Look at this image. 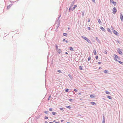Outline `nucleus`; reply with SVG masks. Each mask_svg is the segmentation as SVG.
<instances>
[{
  "instance_id": "1",
  "label": "nucleus",
  "mask_w": 123,
  "mask_h": 123,
  "mask_svg": "<svg viewBox=\"0 0 123 123\" xmlns=\"http://www.w3.org/2000/svg\"><path fill=\"white\" fill-rule=\"evenodd\" d=\"M51 55L50 57V59H52L51 62L52 64L53 61H55V59L56 58L57 54H52Z\"/></svg>"
},
{
  "instance_id": "2",
  "label": "nucleus",
  "mask_w": 123,
  "mask_h": 123,
  "mask_svg": "<svg viewBox=\"0 0 123 123\" xmlns=\"http://www.w3.org/2000/svg\"><path fill=\"white\" fill-rule=\"evenodd\" d=\"M114 55L115 57L114 58V59L115 61H118L117 59L118 60H120V58L116 54H114Z\"/></svg>"
},
{
  "instance_id": "3",
  "label": "nucleus",
  "mask_w": 123,
  "mask_h": 123,
  "mask_svg": "<svg viewBox=\"0 0 123 123\" xmlns=\"http://www.w3.org/2000/svg\"><path fill=\"white\" fill-rule=\"evenodd\" d=\"M82 37L84 39H85V40H86L89 43L90 42V40L88 39L87 38L83 37V36H82Z\"/></svg>"
},
{
  "instance_id": "4",
  "label": "nucleus",
  "mask_w": 123,
  "mask_h": 123,
  "mask_svg": "<svg viewBox=\"0 0 123 123\" xmlns=\"http://www.w3.org/2000/svg\"><path fill=\"white\" fill-rule=\"evenodd\" d=\"M112 31L113 33L115 35H116L117 36H118L119 35V34H118V32H117L115 30H113Z\"/></svg>"
},
{
  "instance_id": "5",
  "label": "nucleus",
  "mask_w": 123,
  "mask_h": 123,
  "mask_svg": "<svg viewBox=\"0 0 123 123\" xmlns=\"http://www.w3.org/2000/svg\"><path fill=\"white\" fill-rule=\"evenodd\" d=\"M117 10L115 7H114L113 9V13L115 14L117 12Z\"/></svg>"
},
{
  "instance_id": "6",
  "label": "nucleus",
  "mask_w": 123,
  "mask_h": 123,
  "mask_svg": "<svg viewBox=\"0 0 123 123\" xmlns=\"http://www.w3.org/2000/svg\"><path fill=\"white\" fill-rule=\"evenodd\" d=\"M102 123H105V117L104 115H103V120Z\"/></svg>"
},
{
  "instance_id": "7",
  "label": "nucleus",
  "mask_w": 123,
  "mask_h": 123,
  "mask_svg": "<svg viewBox=\"0 0 123 123\" xmlns=\"http://www.w3.org/2000/svg\"><path fill=\"white\" fill-rule=\"evenodd\" d=\"M120 17L121 20L123 21V16L122 14H121L120 15Z\"/></svg>"
},
{
  "instance_id": "8",
  "label": "nucleus",
  "mask_w": 123,
  "mask_h": 123,
  "mask_svg": "<svg viewBox=\"0 0 123 123\" xmlns=\"http://www.w3.org/2000/svg\"><path fill=\"white\" fill-rule=\"evenodd\" d=\"M90 103L92 105H96V103L93 101H92Z\"/></svg>"
},
{
  "instance_id": "9",
  "label": "nucleus",
  "mask_w": 123,
  "mask_h": 123,
  "mask_svg": "<svg viewBox=\"0 0 123 123\" xmlns=\"http://www.w3.org/2000/svg\"><path fill=\"white\" fill-rule=\"evenodd\" d=\"M83 66H79V68L80 70H83Z\"/></svg>"
},
{
  "instance_id": "10",
  "label": "nucleus",
  "mask_w": 123,
  "mask_h": 123,
  "mask_svg": "<svg viewBox=\"0 0 123 123\" xmlns=\"http://www.w3.org/2000/svg\"><path fill=\"white\" fill-rule=\"evenodd\" d=\"M42 115V114L41 113L40 115L38 116H37L36 117V119H38Z\"/></svg>"
},
{
  "instance_id": "11",
  "label": "nucleus",
  "mask_w": 123,
  "mask_h": 123,
  "mask_svg": "<svg viewBox=\"0 0 123 123\" xmlns=\"http://www.w3.org/2000/svg\"><path fill=\"white\" fill-rule=\"evenodd\" d=\"M68 76L72 80L73 79V78L72 76L70 74H69L68 75Z\"/></svg>"
},
{
  "instance_id": "12",
  "label": "nucleus",
  "mask_w": 123,
  "mask_h": 123,
  "mask_svg": "<svg viewBox=\"0 0 123 123\" xmlns=\"http://www.w3.org/2000/svg\"><path fill=\"white\" fill-rule=\"evenodd\" d=\"M107 98L110 99L111 100L112 99V97L110 96H108L107 97Z\"/></svg>"
},
{
  "instance_id": "13",
  "label": "nucleus",
  "mask_w": 123,
  "mask_h": 123,
  "mask_svg": "<svg viewBox=\"0 0 123 123\" xmlns=\"http://www.w3.org/2000/svg\"><path fill=\"white\" fill-rule=\"evenodd\" d=\"M109 72V71L108 70H105L104 71V73L107 74Z\"/></svg>"
},
{
  "instance_id": "14",
  "label": "nucleus",
  "mask_w": 123,
  "mask_h": 123,
  "mask_svg": "<svg viewBox=\"0 0 123 123\" xmlns=\"http://www.w3.org/2000/svg\"><path fill=\"white\" fill-rule=\"evenodd\" d=\"M77 7V6L76 5H75L74 6V7L72 9V10H74Z\"/></svg>"
},
{
  "instance_id": "15",
  "label": "nucleus",
  "mask_w": 123,
  "mask_h": 123,
  "mask_svg": "<svg viewBox=\"0 0 123 123\" xmlns=\"http://www.w3.org/2000/svg\"><path fill=\"white\" fill-rule=\"evenodd\" d=\"M90 97L91 98H94L95 97L94 95V94L91 95Z\"/></svg>"
},
{
  "instance_id": "16",
  "label": "nucleus",
  "mask_w": 123,
  "mask_h": 123,
  "mask_svg": "<svg viewBox=\"0 0 123 123\" xmlns=\"http://www.w3.org/2000/svg\"><path fill=\"white\" fill-rule=\"evenodd\" d=\"M117 62H118L120 64L123 65V62L121 61L118 60Z\"/></svg>"
},
{
  "instance_id": "17",
  "label": "nucleus",
  "mask_w": 123,
  "mask_h": 123,
  "mask_svg": "<svg viewBox=\"0 0 123 123\" xmlns=\"http://www.w3.org/2000/svg\"><path fill=\"white\" fill-rule=\"evenodd\" d=\"M105 92L106 94H110V92L108 91H105Z\"/></svg>"
},
{
  "instance_id": "18",
  "label": "nucleus",
  "mask_w": 123,
  "mask_h": 123,
  "mask_svg": "<svg viewBox=\"0 0 123 123\" xmlns=\"http://www.w3.org/2000/svg\"><path fill=\"white\" fill-rule=\"evenodd\" d=\"M52 114L53 115H55L56 114H57L56 112H52Z\"/></svg>"
},
{
  "instance_id": "19",
  "label": "nucleus",
  "mask_w": 123,
  "mask_h": 123,
  "mask_svg": "<svg viewBox=\"0 0 123 123\" xmlns=\"http://www.w3.org/2000/svg\"><path fill=\"white\" fill-rule=\"evenodd\" d=\"M65 54H62L61 55L62 57V58H64L65 57H66L67 56L65 55Z\"/></svg>"
},
{
  "instance_id": "20",
  "label": "nucleus",
  "mask_w": 123,
  "mask_h": 123,
  "mask_svg": "<svg viewBox=\"0 0 123 123\" xmlns=\"http://www.w3.org/2000/svg\"><path fill=\"white\" fill-rule=\"evenodd\" d=\"M118 53H119V54H121V53H122L121 51H120V49H118Z\"/></svg>"
},
{
  "instance_id": "21",
  "label": "nucleus",
  "mask_w": 123,
  "mask_h": 123,
  "mask_svg": "<svg viewBox=\"0 0 123 123\" xmlns=\"http://www.w3.org/2000/svg\"><path fill=\"white\" fill-rule=\"evenodd\" d=\"M69 89H67L65 90V91L66 92H68L69 93Z\"/></svg>"
},
{
  "instance_id": "22",
  "label": "nucleus",
  "mask_w": 123,
  "mask_h": 123,
  "mask_svg": "<svg viewBox=\"0 0 123 123\" xmlns=\"http://www.w3.org/2000/svg\"><path fill=\"white\" fill-rule=\"evenodd\" d=\"M68 100L70 102H72L74 101L73 99H68Z\"/></svg>"
},
{
  "instance_id": "23",
  "label": "nucleus",
  "mask_w": 123,
  "mask_h": 123,
  "mask_svg": "<svg viewBox=\"0 0 123 123\" xmlns=\"http://www.w3.org/2000/svg\"><path fill=\"white\" fill-rule=\"evenodd\" d=\"M100 29L102 30L103 31H104L105 30V29L102 27H101Z\"/></svg>"
},
{
  "instance_id": "24",
  "label": "nucleus",
  "mask_w": 123,
  "mask_h": 123,
  "mask_svg": "<svg viewBox=\"0 0 123 123\" xmlns=\"http://www.w3.org/2000/svg\"><path fill=\"white\" fill-rule=\"evenodd\" d=\"M48 111H43V112L46 114H48Z\"/></svg>"
},
{
  "instance_id": "25",
  "label": "nucleus",
  "mask_w": 123,
  "mask_h": 123,
  "mask_svg": "<svg viewBox=\"0 0 123 123\" xmlns=\"http://www.w3.org/2000/svg\"><path fill=\"white\" fill-rule=\"evenodd\" d=\"M107 30L108 31V32H111V30L109 28H108L107 29Z\"/></svg>"
},
{
  "instance_id": "26",
  "label": "nucleus",
  "mask_w": 123,
  "mask_h": 123,
  "mask_svg": "<svg viewBox=\"0 0 123 123\" xmlns=\"http://www.w3.org/2000/svg\"><path fill=\"white\" fill-rule=\"evenodd\" d=\"M66 107L68 108V109H70L71 108V107L70 106H66Z\"/></svg>"
},
{
  "instance_id": "27",
  "label": "nucleus",
  "mask_w": 123,
  "mask_h": 123,
  "mask_svg": "<svg viewBox=\"0 0 123 123\" xmlns=\"http://www.w3.org/2000/svg\"><path fill=\"white\" fill-rule=\"evenodd\" d=\"M91 56H89L88 57V61H90L91 60Z\"/></svg>"
},
{
  "instance_id": "28",
  "label": "nucleus",
  "mask_w": 123,
  "mask_h": 123,
  "mask_svg": "<svg viewBox=\"0 0 123 123\" xmlns=\"http://www.w3.org/2000/svg\"><path fill=\"white\" fill-rule=\"evenodd\" d=\"M51 95L49 96V97L48 98V99H47L48 100H50V98H51Z\"/></svg>"
},
{
  "instance_id": "29",
  "label": "nucleus",
  "mask_w": 123,
  "mask_h": 123,
  "mask_svg": "<svg viewBox=\"0 0 123 123\" xmlns=\"http://www.w3.org/2000/svg\"><path fill=\"white\" fill-rule=\"evenodd\" d=\"M74 4V3H73V4H72V5H71V6H70V8H69V10L70 11V9L71 8V7H72V6Z\"/></svg>"
},
{
  "instance_id": "30",
  "label": "nucleus",
  "mask_w": 123,
  "mask_h": 123,
  "mask_svg": "<svg viewBox=\"0 0 123 123\" xmlns=\"http://www.w3.org/2000/svg\"><path fill=\"white\" fill-rule=\"evenodd\" d=\"M98 21L100 24H101V22L100 19H98Z\"/></svg>"
},
{
  "instance_id": "31",
  "label": "nucleus",
  "mask_w": 123,
  "mask_h": 123,
  "mask_svg": "<svg viewBox=\"0 0 123 123\" xmlns=\"http://www.w3.org/2000/svg\"><path fill=\"white\" fill-rule=\"evenodd\" d=\"M49 110L50 111H53V109L50 108L49 109Z\"/></svg>"
},
{
  "instance_id": "32",
  "label": "nucleus",
  "mask_w": 123,
  "mask_h": 123,
  "mask_svg": "<svg viewBox=\"0 0 123 123\" xmlns=\"http://www.w3.org/2000/svg\"><path fill=\"white\" fill-rule=\"evenodd\" d=\"M58 50V53H61V51L60 49H58L57 50Z\"/></svg>"
},
{
  "instance_id": "33",
  "label": "nucleus",
  "mask_w": 123,
  "mask_h": 123,
  "mask_svg": "<svg viewBox=\"0 0 123 123\" xmlns=\"http://www.w3.org/2000/svg\"><path fill=\"white\" fill-rule=\"evenodd\" d=\"M44 118L45 119H48V118L47 116H45L44 117Z\"/></svg>"
},
{
  "instance_id": "34",
  "label": "nucleus",
  "mask_w": 123,
  "mask_h": 123,
  "mask_svg": "<svg viewBox=\"0 0 123 123\" xmlns=\"http://www.w3.org/2000/svg\"><path fill=\"white\" fill-rule=\"evenodd\" d=\"M57 71L58 72L60 73H62V72L60 70H57Z\"/></svg>"
},
{
  "instance_id": "35",
  "label": "nucleus",
  "mask_w": 123,
  "mask_h": 123,
  "mask_svg": "<svg viewBox=\"0 0 123 123\" xmlns=\"http://www.w3.org/2000/svg\"><path fill=\"white\" fill-rule=\"evenodd\" d=\"M95 58L96 59H97L98 58V56L96 55L95 56Z\"/></svg>"
},
{
  "instance_id": "36",
  "label": "nucleus",
  "mask_w": 123,
  "mask_h": 123,
  "mask_svg": "<svg viewBox=\"0 0 123 123\" xmlns=\"http://www.w3.org/2000/svg\"><path fill=\"white\" fill-rule=\"evenodd\" d=\"M59 109L60 110H63V108L62 107H60L59 108Z\"/></svg>"
},
{
  "instance_id": "37",
  "label": "nucleus",
  "mask_w": 123,
  "mask_h": 123,
  "mask_svg": "<svg viewBox=\"0 0 123 123\" xmlns=\"http://www.w3.org/2000/svg\"><path fill=\"white\" fill-rule=\"evenodd\" d=\"M70 49L71 50H73V48H72V47H70Z\"/></svg>"
},
{
  "instance_id": "38",
  "label": "nucleus",
  "mask_w": 123,
  "mask_h": 123,
  "mask_svg": "<svg viewBox=\"0 0 123 123\" xmlns=\"http://www.w3.org/2000/svg\"><path fill=\"white\" fill-rule=\"evenodd\" d=\"M74 90L76 92H77L78 91L76 89H75V88H74Z\"/></svg>"
},
{
  "instance_id": "39",
  "label": "nucleus",
  "mask_w": 123,
  "mask_h": 123,
  "mask_svg": "<svg viewBox=\"0 0 123 123\" xmlns=\"http://www.w3.org/2000/svg\"><path fill=\"white\" fill-rule=\"evenodd\" d=\"M96 38L97 40V41H99V40L97 37H96Z\"/></svg>"
},
{
  "instance_id": "40",
  "label": "nucleus",
  "mask_w": 123,
  "mask_h": 123,
  "mask_svg": "<svg viewBox=\"0 0 123 123\" xmlns=\"http://www.w3.org/2000/svg\"><path fill=\"white\" fill-rule=\"evenodd\" d=\"M113 4H114V5H116V2H114V1L113 3H112Z\"/></svg>"
},
{
  "instance_id": "41",
  "label": "nucleus",
  "mask_w": 123,
  "mask_h": 123,
  "mask_svg": "<svg viewBox=\"0 0 123 123\" xmlns=\"http://www.w3.org/2000/svg\"><path fill=\"white\" fill-rule=\"evenodd\" d=\"M67 34L66 33H64L63 34V35L65 36H66L67 35Z\"/></svg>"
},
{
  "instance_id": "42",
  "label": "nucleus",
  "mask_w": 123,
  "mask_h": 123,
  "mask_svg": "<svg viewBox=\"0 0 123 123\" xmlns=\"http://www.w3.org/2000/svg\"><path fill=\"white\" fill-rule=\"evenodd\" d=\"M56 49L57 50L58 49V46L57 45H56Z\"/></svg>"
},
{
  "instance_id": "43",
  "label": "nucleus",
  "mask_w": 123,
  "mask_h": 123,
  "mask_svg": "<svg viewBox=\"0 0 123 123\" xmlns=\"http://www.w3.org/2000/svg\"><path fill=\"white\" fill-rule=\"evenodd\" d=\"M50 54H48L47 56V59H49V56Z\"/></svg>"
},
{
  "instance_id": "44",
  "label": "nucleus",
  "mask_w": 123,
  "mask_h": 123,
  "mask_svg": "<svg viewBox=\"0 0 123 123\" xmlns=\"http://www.w3.org/2000/svg\"><path fill=\"white\" fill-rule=\"evenodd\" d=\"M110 1L112 3L114 1L113 0H110Z\"/></svg>"
},
{
  "instance_id": "45",
  "label": "nucleus",
  "mask_w": 123,
  "mask_h": 123,
  "mask_svg": "<svg viewBox=\"0 0 123 123\" xmlns=\"http://www.w3.org/2000/svg\"><path fill=\"white\" fill-rule=\"evenodd\" d=\"M93 52L94 54H96V52L95 51H94Z\"/></svg>"
},
{
  "instance_id": "46",
  "label": "nucleus",
  "mask_w": 123,
  "mask_h": 123,
  "mask_svg": "<svg viewBox=\"0 0 123 123\" xmlns=\"http://www.w3.org/2000/svg\"><path fill=\"white\" fill-rule=\"evenodd\" d=\"M101 62H99L98 63V64H101Z\"/></svg>"
},
{
  "instance_id": "47",
  "label": "nucleus",
  "mask_w": 123,
  "mask_h": 123,
  "mask_svg": "<svg viewBox=\"0 0 123 123\" xmlns=\"http://www.w3.org/2000/svg\"><path fill=\"white\" fill-rule=\"evenodd\" d=\"M102 68L101 67H99V69H102Z\"/></svg>"
},
{
  "instance_id": "48",
  "label": "nucleus",
  "mask_w": 123,
  "mask_h": 123,
  "mask_svg": "<svg viewBox=\"0 0 123 123\" xmlns=\"http://www.w3.org/2000/svg\"><path fill=\"white\" fill-rule=\"evenodd\" d=\"M88 29L89 30H90V29H91L90 28V27H88Z\"/></svg>"
},
{
  "instance_id": "49",
  "label": "nucleus",
  "mask_w": 123,
  "mask_h": 123,
  "mask_svg": "<svg viewBox=\"0 0 123 123\" xmlns=\"http://www.w3.org/2000/svg\"><path fill=\"white\" fill-rule=\"evenodd\" d=\"M92 1H93V2H94V3H95V0H92Z\"/></svg>"
},
{
  "instance_id": "50",
  "label": "nucleus",
  "mask_w": 123,
  "mask_h": 123,
  "mask_svg": "<svg viewBox=\"0 0 123 123\" xmlns=\"http://www.w3.org/2000/svg\"><path fill=\"white\" fill-rule=\"evenodd\" d=\"M55 123H59V122H55Z\"/></svg>"
},
{
  "instance_id": "51",
  "label": "nucleus",
  "mask_w": 123,
  "mask_h": 123,
  "mask_svg": "<svg viewBox=\"0 0 123 123\" xmlns=\"http://www.w3.org/2000/svg\"><path fill=\"white\" fill-rule=\"evenodd\" d=\"M45 123H48V122H47V121H45Z\"/></svg>"
},
{
  "instance_id": "52",
  "label": "nucleus",
  "mask_w": 123,
  "mask_h": 123,
  "mask_svg": "<svg viewBox=\"0 0 123 123\" xmlns=\"http://www.w3.org/2000/svg\"><path fill=\"white\" fill-rule=\"evenodd\" d=\"M90 21V19H89V20H88V22H89Z\"/></svg>"
},
{
  "instance_id": "53",
  "label": "nucleus",
  "mask_w": 123,
  "mask_h": 123,
  "mask_svg": "<svg viewBox=\"0 0 123 123\" xmlns=\"http://www.w3.org/2000/svg\"><path fill=\"white\" fill-rule=\"evenodd\" d=\"M65 41V39H63V41Z\"/></svg>"
},
{
  "instance_id": "54",
  "label": "nucleus",
  "mask_w": 123,
  "mask_h": 123,
  "mask_svg": "<svg viewBox=\"0 0 123 123\" xmlns=\"http://www.w3.org/2000/svg\"><path fill=\"white\" fill-rule=\"evenodd\" d=\"M49 123H53V122H49Z\"/></svg>"
},
{
  "instance_id": "55",
  "label": "nucleus",
  "mask_w": 123,
  "mask_h": 123,
  "mask_svg": "<svg viewBox=\"0 0 123 123\" xmlns=\"http://www.w3.org/2000/svg\"><path fill=\"white\" fill-rule=\"evenodd\" d=\"M53 122H55H55H56V121L55 120H54L53 121Z\"/></svg>"
},
{
  "instance_id": "56",
  "label": "nucleus",
  "mask_w": 123,
  "mask_h": 123,
  "mask_svg": "<svg viewBox=\"0 0 123 123\" xmlns=\"http://www.w3.org/2000/svg\"><path fill=\"white\" fill-rule=\"evenodd\" d=\"M78 116H81V115L80 114H79L78 115Z\"/></svg>"
},
{
  "instance_id": "57",
  "label": "nucleus",
  "mask_w": 123,
  "mask_h": 123,
  "mask_svg": "<svg viewBox=\"0 0 123 123\" xmlns=\"http://www.w3.org/2000/svg\"><path fill=\"white\" fill-rule=\"evenodd\" d=\"M65 42H66V43H68V41L67 40L65 41Z\"/></svg>"
},
{
  "instance_id": "58",
  "label": "nucleus",
  "mask_w": 123,
  "mask_h": 123,
  "mask_svg": "<svg viewBox=\"0 0 123 123\" xmlns=\"http://www.w3.org/2000/svg\"><path fill=\"white\" fill-rule=\"evenodd\" d=\"M79 95H80L81 94V93H79Z\"/></svg>"
},
{
  "instance_id": "59",
  "label": "nucleus",
  "mask_w": 123,
  "mask_h": 123,
  "mask_svg": "<svg viewBox=\"0 0 123 123\" xmlns=\"http://www.w3.org/2000/svg\"><path fill=\"white\" fill-rule=\"evenodd\" d=\"M102 99L103 100H105V98H103Z\"/></svg>"
},
{
  "instance_id": "60",
  "label": "nucleus",
  "mask_w": 123,
  "mask_h": 123,
  "mask_svg": "<svg viewBox=\"0 0 123 123\" xmlns=\"http://www.w3.org/2000/svg\"><path fill=\"white\" fill-rule=\"evenodd\" d=\"M63 121H64V120H61V122H63Z\"/></svg>"
},
{
  "instance_id": "61",
  "label": "nucleus",
  "mask_w": 123,
  "mask_h": 123,
  "mask_svg": "<svg viewBox=\"0 0 123 123\" xmlns=\"http://www.w3.org/2000/svg\"><path fill=\"white\" fill-rule=\"evenodd\" d=\"M66 123H70V122H67Z\"/></svg>"
},
{
  "instance_id": "62",
  "label": "nucleus",
  "mask_w": 123,
  "mask_h": 123,
  "mask_svg": "<svg viewBox=\"0 0 123 123\" xmlns=\"http://www.w3.org/2000/svg\"><path fill=\"white\" fill-rule=\"evenodd\" d=\"M65 53L66 54H68V53L67 52H66Z\"/></svg>"
},
{
  "instance_id": "63",
  "label": "nucleus",
  "mask_w": 123,
  "mask_h": 123,
  "mask_svg": "<svg viewBox=\"0 0 123 123\" xmlns=\"http://www.w3.org/2000/svg\"><path fill=\"white\" fill-rule=\"evenodd\" d=\"M105 53H107V52H106L105 51Z\"/></svg>"
},
{
  "instance_id": "64",
  "label": "nucleus",
  "mask_w": 123,
  "mask_h": 123,
  "mask_svg": "<svg viewBox=\"0 0 123 123\" xmlns=\"http://www.w3.org/2000/svg\"><path fill=\"white\" fill-rule=\"evenodd\" d=\"M68 29H69V28H68Z\"/></svg>"
}]
</instances>
